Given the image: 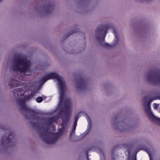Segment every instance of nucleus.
Instances as JSON below:
<instances>
[{
  "mask_svg": "<svg viewBox=\"0 0 160 160\" xmlns=\"http://www.w3.org/2000/svg\"><path fill=\"white\" fill-rule=\"evenodd\" d=\"M26 118H27L26 116Z\"/></svg>",
  "mask_w": 160,
  "mask_h": 160,
  "instance_id": "23",
  "label": "nucleus"
},
{
  "mask_svg": "<svg viewBox=\"0 0 160 160\" xmlns=\"http://www.w3.org/2000/svg\"><path fill=\"white\" fill-rule=\"evenodd\" d=\"M113 33L114 34V36L115 37V39H118V35L117 34V33L115 31H114L113 32Z\"/></svg>",
  "mask_w": 160,
  "mask_h": 160,
  "instance_id": "14",
  "label": "nucleus"
},
{
  "mask_svg": "<svg viewBox=\"0 0 160 160\" xmlns=\"http://www.w3.org/2000/svg\"><path fill=\"white\" fill-rule=\"evenodd\" d=\"M14 63L11 68L14 72H30V62L26 58H18L13 61Z\"/></svg>",
  "mask_w": 160,
  "mask_h": 160,
  "instance_id": "4",
  "label": "nucleus"
},
{
  "mask_svg": "<svg viewBox=\"0 0 160 160\" xmlns=\"http://www.w3.org/2000/svg\"><path fill=\"white\" fill-rule=\"evenodd\" d=\"M13 138V135L12 133H11V134L9 135L8 137H6V141H3V140H2V142H5L7 144H9L11 143V140Z\"/></svg>",
  "mask_w": 160,
  "mask_h": 160,
  "instance_id": "11",
  "label": "nucleus"
},
{
  "mask_svg": "<svg viewBox=\"0 0 160 160\" xmlns=\"http://www.w3.org/2000/svg\"><path fill=\"white\" fill-rule=\"evenodd\" d=\"M43 100V98L41 97H39L36 99V102L38 103L41 102Z\"/></svg>",
  "mask_w": 160,
  "mask_h": 160,
  "instance_id": "12",
  "label": "nucleus"
},
{
  "mask_svg": "<svg viewBox=\"0 0 160 160\" xmlns=\"http://www.w3.org/2000/svg\"><path fill=\"white\" fill-rule=\"evenodd\" d=\"M118 130H119V131H122V132H124V129H123V128L122 129H119V128H118L117 129Z\"/></svg>",
  "mask_w": 160,
  "mask_h": 160,
  "instance_id": "18",
  "label": "nucleus"
},
{
  "mask_svg": "<svg viewBox=\"0 0 160 160\" xmlns=\"http://www.w3.org/2000/svg\"><path fill=\"white\" fill-rule=\"evenodd\" d=\"M83 84V82H82V81H81V85H82V84Z\"/></svg>",
  "mask_w": 160,
  "mask_h": 160,
  "instance_id": "22",
  "label": "nucleus"
},
{
  "mask_svg": "<svg viewBox=\"0 0 160 160\" xmlns=\"http://www.w3.org/2000/svg\"><path fill=\"white\" fill-rule=\"evenodd\" d=\"M65 108L68 111H69L71 107V103L70 100L69 99H67L65 102Z\"/></svg>",
  "mask_w": 160,
  "mask_h": 160,
  "instance_id": "10",
  "label": "nucleus"
},
{
  "mask_svg": "<svg viewBox=\"0 0 160 160\" xmlns=\"http://www.w3.org/2000/svg\"><path fill=\"white\" fill-rule=\"evenodd\" d=\"M75 132V131H73V129H72V133H74Z\"/></svg>",
  "mask_w": 160,
  "mask_h": 160,
  "instance_id": "20",
  "label": "nucleus"
},
{
  "mask_svg": "<svg viewBox=\"0 0 160 160\" xmlns=\"http://www.w3.org/2000/svg\"><path fill=\"white\" fill-rule=\"evenodd\" d=\"M105 45L106 46H108V47H109L110 46V45H109L108 43H106L105 44Z\"/></svg>",
  "mask_w": 160,
  "mask_h": 160,
  "instance_id": "19",
  "label": "nucleus"
},
{
  "mask_svg": "<svg viewBox=\"0 0 160 160\" xmlns=\"http://www.w3.org/2000/svg\"><path fill=\"white\" fill-rule=\"evenodd\" d=\"M77 125V123H74L73 125V131H75L76 129V128Z\"/></svg>",
  "mask_w": 160,
  "mask_h": 160,
  "instance_id": "16",
  "label": "nucleus"
},
{
  "mask_svg": "<svg viewBox=\"0 0 160 160\" xmlns=\"http://www.w3.org/2000/svg\"><path fill=\"white\" fill-rule=\"evenodd\" d=\"M79 118V117L78 115H77L75 117V121L74 122V123H77V122L78 119Z\"/></svg>",
  "mask_w": 160,
  "mask_h": 160,
  "instance_id": "15",
  "label": "nucleus"
},
{
  "mask_svg": "<svg viewBox=\"0 0 160 160\" xmlns=\"http://www.w3.org/2000/svg\"><path fill=\"white\" fill-rule=\"evenodd\" d=\"M34 96L33 93L28 94V96H25L23 98H20L19 99L18 102L20 109L22 113L25 112L27 114L32 116L31 118L37 121L41 120L39 116L38 113L34 110H32L29 107H27L26 105L25 102L28 99H30L32 98Z\"/></svg>",
  "mask_w": 160,
  "mask_h": 160,
  "instance_id": "3",
  "label": "nucleus"
},
{
  "mask_svg": "<svg viewBox=\"0 0 160 160\" xmlns=\"http://www.w3.org/2000/svg\"><path fill=\"white\" fill-rule=\"evenodd\" d=\"M147 80L152 84L160 85V71L149 73Z\"/></svg>",
  "mask_w": 160,
  "mask_h": 160,
  "instance_id": "6",
  "label": "nucleus"
},
{
  "mask_svg": "<svg viewBox=\"0 0 160 160\" xmlns=\"http://www.w3.org/2000/svg\"><path fill=\"white\" fill-rule=\"evenodd\" d=\"M62 122L61 124L62 128L59 132L54 133L48 131V128L43 130L40 134L42 140L46 143L52 144L55 143L59 138L64 132L65 130H68L67 126L68 122V118L67 117L65 119L62 118Z\"/></svg>",
  "mask_w": 160,
  "mask_h": 160,
  "instance_id": "1",
  "label": "nucleus"
},
{
  "mask_svg": "<svg viewBox=\"0 0 160 160\" xmlns=\"http://www.w3.org/2000/svg\"><path fill=\"white\" fill-rule=\"evenodd\" d=\"M148 155L149 156L150 160H152V158L150 154L149 153H148Z\"/></svg>",
  "mask_w": 160,
  "mask_h": 160,
  "instance_id": "17",
  "label": "nucleus"
},
{
  "mask_svg": "<svg viewBox=\"0 0 160 160\" xmlns=\"http://www.w3.org/2000/svg\"><path fill=\"white\" fill-rule=\"evenodd\" d=\"M58 118V115L54 116L52 118H47L46 120L47 124L48 126H50V125L52 124V123L56 122Z\"/></svg>",
  "mask_w": 160,
  "mask_h": 160,
  "instance_id": "8",
  "label": "nucleus"
},
{
  "mask_svg": "<svg viewBox=\"0 0 160 160\" xmlns=\"http://www.w3.org/2000/svg\"><path fill=\"white\" fill-rule=\"evenodd\" d=\"M2 0H0V2Z\"/></svg>",
  "mask_w": 160,
  "mask_h": 160,
  "instance_id": "26",
  "label": "nucleus"
},
{
  "mask_svg": "<svg viewBox=\"0 0 160 160\" xmlns=\"http://www.w3.org/2000/svg\"><path fill=\"white\" fill-rule=\"evenodd\" d=\"M87 119L88 122V128L89 127V128H90L91 126V121L88 117H87Z\"/></svg>",
  "mask_w": 160,
  "mask_h": 160,
  "instance_id": "13",
  "label": "nucleus"
},
{
  "mask_svg": "<svg viewBox=\"0 0 160 160\" xmlns=\"http://www.w3.org/2000/svg\"><path fill=\"white\" fill-rule=\"evenodd\" d=\"M100 31H99V30H97V31H96V32H100Z\"/></svg>",
  "mask_w": 160,
  "mask_h": 160,
  "instance_id": "21",
  "label": "nucleus"
},
{
  "mask_svg": "<svg viewBox=\"0 0 160 160\" xmlns=\"http://www.w3.org/2000/svg\"><path fill=\"white\" fill-rule=\"evenodd\" d=\"M87 159H88V160H89L88 159V157H87Z\"/></svg>",
  "mask_w": 160,
  "mask_h": 160,
  "instance_id": "24",
  "label": "nucleus"
},
{
  "mask_svg": "<svg viewBox=\"0 0 160 160\" xmlns=\"http://www.w3.org/2000/svg\"><path fill=\"white\" fill-rule=\"evenodd\" d=\"M51 79H56L58 80L60 90V102L62 103L63 101L64 90L66 87V83L63 78L55 72H52L43 78L39 82L41 83H44L48 80Z\"/></svg>",
  "mask_w": 160,
  "mask_h": 160,
  "instance_id": "2",
  "label": "nucleus"
},
{
  "mask_svg": "<svg viewBox=\"0 0 160 160\" xmlns=\"http://www.w3.org/2000/svg\"><path fill=\"white\" fill-rule=\"evenodd\" d=\"M155 99L153 98L150 99L148 96L145 97L143 98L144 109L146 114L149 118L153 121L160 124V118L155 117L151 111L150 104Z\"/></svg>",
  "mask_w": 160,
  "mask_h": 160,
  "instance_id": "5",
  "label": "nucleus"
},
{
  "mask_svg": "<svg viewBox=\"0 0 160 160\" xmlns=\"http://www.w3.org/2000/svg\"><path fill=\"white\" fill-rule=\"evenodd\" d=\"M105 39V37H104V40Z\"/></svg>",
  "mask_w": 160,
  "mask_h": 160,
  "instance_id": "25",
  "label": "nucleus"
},
{
  "mask_svg": "<svg viewBox=\"0 0 160 160\" xmlns=\"http://www.w3.org/2000/svg\"><path fill=\"white\" fill-rule=\"evenodd\" d=\"M10 85L13 87H18L21 85V83L20 81L14 79L11 80Z\"/></svg>",
  "mask_w": 160,
  "mask_h": 160,
  "instance_id": "9",
  "label": "nucleus"
},
{
  "mask_svg": "<svg viewBox=\"0 0 160 160\" xmlns=\"http://www.w3.org/2000/svg\"><path fill=\"white\" fill-rule=\"evenodd\" d=\"M13 94L16 97L22 96L24 94V91L20 88H16L13 91Z\"/></svg>",
  "mask_w": 160,
  "mask_h": 160,
  "instance_id": "7",
  "label": "nucleus"
}]
</instances>
